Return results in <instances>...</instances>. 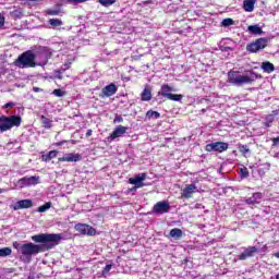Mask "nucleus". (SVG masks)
<instances>
[{"mask_svg": "<svg viewBox=\"0 0 279 279\" xmlns=\"http://www.w3.org/2000/svg\"><path fill=\"white\" fill-rule=\"evenodd\" d=\"M32 241L35 243H43V245L34 244L32 242L25 244L19 242L13 243V247L17 251L20 260L26 265L32 263V256H36L43 252V247H46V250H53L56 245H59L60 241H62V235L58 233H40L33 235Z\"/></svg>", "mask_w": 279, "mask_h": 279, "instance_id": "1", "label": "nucleus"}, {"mask_svg": "<svg viewBox=\"0 0 279 279\" xmlns=\"http://www.w3.org/2000/svg\"><path fill=\"white\" fill-rule=\"evenodd\" d=\"M258 75L254 71H247L242 74L240 71H229L228 72V82L233 84V86H244V84H252L256 82Z\"/></svg>", "mask_w": 279, "mask_h": 279, "instance_id": "2", "label": "nucleus"}, {"mask_svg": "<svg viewBox=\"0 0 279 279\" xmlns=\"http://www.w3.org/2000/svg\"><path fill=\"white\" fill-rule=\"evenodd\" d=\"M15 66L19 69H34L36 66V57L34 51L27 50L23 52L15 61Z\"/></svg>", "mask_w": 279, "mask_h": 279, "instance_id": "3", "label": "nucleus"}, {"mask_svg": "<svg viewBox=\"0 0 279 279\" xmlns=\"http://www.w3.org/2000/svg\"><path fill=\"white\" fill-rule=\"evenodd\" d=\"M21 117L19 116H1L0 117V134H3V132H8L12 130V128H20L21 126Z\"/></svg>", "mask_w": 279, "mask_h": 279, "instance_id": "4", "label": "nucleus"}, {"mask_svg": "<svg viewBox=\"0 0 279 279\" xmlns=\"http://www.w3.org/2000/svg\"><path fill=\"white\" fill-rule=\"evenodd\" d=\"M34 56L36 66H47L51 56H53V52L50 48L38 47L37 50L34 52Z\"/></svg>", "mask_w": 279, "mask_h": 279, "instance_id": "5", "label": "nucleus"}, {"mask_svg": "<svg viewBox=\"0 0 279 279\" xmlns=\"http://www.w3.org/2000/svg\"><path fill=\"white\" fill-rule=\"evenodd\" d=\"M36 184H40V177H24L17 181L16 186L25 189L27 186H36Z\"/></svg>", "mask_w": 279, "mask_h": 279, "instance_id": "6", "label": "nucleus"}, {"mask_svg": "<svg viewBox=\"0 0 279 279\" xmlns=\"http://www.w3.org/2000/svg\"><path fill=\"white\" fill-rule=\"evenodd\" d=\"M228 143L225 142H214L205 146L206 151H217L218 154H223L228 151Z\"/></svg>", "mask_w": 279, "mask_h": 279, "instance_id": "7", "label": "nucleus"}, {"mask_svg": "<svg viewBox=\"0 0 279 279\" xmlns=\"http://www.w3.org/2000/svg\"><path fill=\"white\" fill-rule=\"evenodd\" d=\"M171 209V205L167 201L158 202L153 207V215H166Z\"/></svg>", "mask_w": 279, "mask_h": 279, "instance_id": "8", "label": "nucleus"}, {"mask_svg": "<svg viewBox=\"0 0 279 279\" xmlns=\"http://www.w3.org/2000/svg\"><path fill=\"white\" fill-rule=\"evenodd\" d=\"M128 126L118 125L113 130V132L107 137V143H112V141H117V138H121L123 134H128Z\"/></svg>", "mask_w": 279, "mask_h": 279, "instance_id": "9", "label": "nucleus"}, {"mask_svg": "<svg viewBox=\"0 0 279 279\" xmlns=\"http://www.w3.org/2000/svg\"><path fill=\"white\" fill-rule=\"evenodd\" d=\"M267 47V39L265 38H259L255 43H252L247 45L246 49L251 53H256L257 51H260L262 49H265Z\"/></svg>", "mask_w": 279, "mask_h": 279, "instance_id": "10", "label": "nucleus"}, {"mask_svg": "<svg viewBox=\"0 0 279 279\" xmlns=\"http://www.w3.org/2000/svg\"><path fill=\"white\" fill-rule=\"evenodd\" d=\"M194 193H199V190H197V185H195V183L186 184L181 192V199H191Z\"/></svg>", "mask_w": 279, "mask_h": 279, "instance_id": "11", "label": "nucleus"}, {"mask_svg": "<svg viewBox=\"0 0 279 279\" xmlns=\"http://www.w3.org/2000/svg\"><path fill=\"white\" fill-rule=\"evenodd\" d=\"M75 230L80 232L81 234H87L88 236H95L97 234V231L95 228L86 225V223H78L75 226Z\"/></svg>", "mask_w": 279, "mask_h": 279, "instance_id": "12", "label": "nucleus"}, {"mask_svg": "<svg viewBox=\"0 0 279 279\" xmlns=\"http://www.w3.org/2000/svg\"><path fill=\"white\" fill-rule=\"evenodd\" d=\"M257 252H258V248L256 246H248L244 250L243 253L238 255V259L247 260V258L254 257Z\"/></svg>", "mask_w": 279, "mask_h": 279, "instance_id": "13", "label": "nucleus"}, {"mask_svg": "<svg viewBox=\"0 0 279 279\" xmlns=\"http://www.w3.org/2000/svg\"><path fill=\"white\" fill-rule=\"evenodd\" d=\"M117 85H114V83H111L101 89L99 97H101L102 99L106 97H112V95H117Z\"/></svg>", "mask_w": 279, "mask_h": 279, "instance_id": "14", "label": "nucleus"}, {"mask_svg": "<svg viewBox=\"0 0 279 279\" xmlns=\"http://www.w3.org/2000/svg\"><path fill=\"white\" fill-rule=\"evenodd\" d=\"M32 206H34V202H32V199L27 198V199H22V201L16 202L12 206V209L13 210H23L25 208H32Z\"/></svg>", "mask_w": 279, "mask_h": 279, "instance_id": "15", "label": "nucleus"}, {"mask_svg": "<svg viewBox=\"0 0 279 279\" xmlns=\"http://www.w3.org/2000/svg\"><path fill=\"white\" fill-rule=\"evenodd\" d=\"M80 160H82V155L73 153L65 154L59 158V162H80Z\"/></svg>", "mask_w": 279, "mask_h": 279, "instance_id": "16", "label": "nucleus"}, {"mask_svg": "<svg viewBox=\"0 0 279 279\" xmlns=\"http://www.w3.org/2000/svg\"><path fill=\"white\" fill-rule=\"evenodd\" d=\"M147 179V174L140 173L135 178L129 180L130 184H134L135 189H143V182Z\"/></svg>", "mask_w": 279, "mask_h": 279, "instance_id": "17", "label": "nucleus"}, {"mask_svg": "<svg viewBox=\"0 0 279 279\" xmlns=\"http://www.w3.org/2000/svg\"><path fill=\"white\" fill-rule=\"evenodd\" d=\"M263 199V193L256 192L251 197L245 199V204L248 206H256V204H260V201Z\"/></svg>", "mask_w": 279, "mask_h": 279, "instance_id": "18", "label": "nucleus"}, {"mask_svg": "<svg viewBox=\"0 0 279 279\" xmlns=\"http://www.w3.org/2000/svg\"><path fill=\"white\" fill-rule=\"evenodd\" d=\"M254 5H256V0H244L243 9L245 12H254Z\"/></svg>", "mask_w": 279, "mask_h": 279, "instance_id": "19", "label": "nucleus"}, {"mask_svg": "<svg viewBox=\"0 0 279 279\" xmlns=\"http://www.w3.org/2000/svg\"><path fill=\"white\" fill-rule=\"evenodd\" d=\"M262 70L264 71V73H274V71H276V68L274 66V63L265 61L262 63Z\"/></svg>", "mask_w": 279, "mask_h": 279, "instance_id": "20", "label": "nucleus"}, {"mask_svg": "<svg viewBox=\"0 0 279 279\" xmlns=\"http://www.w3.org/2000/svg\"><path fill=\"white\" fill-rule=\"evenodd\" d=\"M247 32H250V34H254L255 36H260V34H263V28H260L258 24L250 25L247 27Z\"/></svg>", "mask_w": 279, "mask_h": 279, "instance_id": "21", "label": "nucleus"}, {"mask_svg": "<svg viewBox=\"0 0 279 279\" xmlns=\"http://www.w3.org/2000/svg\"><path fill=\"white\" fill-rule=\"evenodd\" d=\"M171 93H173V87L165 84L161 86V90L159 92V95H161V97L168 98Z\"/></svg>", "mask_w": 279, "mask_h": 279, "instance_id": "22", "label": "nucleus"}, {"mask_svg": "<svg viewBox=\"0 0 279 279\" xmlns=\"http://www.w3.org/2000/svg\"><path fill=\"white\" fill-rule=\"evenodd\" d=\"M141 97L142 101H151V89H149V87H145Z\"/></svg>", "mask_w": 279, "mask_h": 279, "instance_id": "23", "label": "nucleus"}, {"mask_svg": "<svg viewBox=\"0 0 279 279\" xmlns=\"http://www.w3.org/2000/svg\"><path fill=\"white\" fill-rule=\"evenodd\" d=\"M41 123L46 130H51L53 128V121L49 120L47 117L41 116Z\"/></svg>", "mask_w": 279, "mask_h": 279, "instance_id": "24", "label": "nucleus"}, {"mask_svg": "<svg viewBox=\"0 0 279 279\" xmlns=\"http://www.w3.org/2000/svg\"><path fill=\"white\" fill-rule=\"evenodd\" d=\"M58 156V150H50L47 155L43 156V160L45 162H49V160H52V158H56Z\"/></svg>", "mask_w": 279, "mask_h": 279, "instance_id": "25", "label": "nucleus"}, {"mask_svg": "<svg viewBox=\"0 0 279 279\" xmlns=\"http://www.w3.org/2000/svg\"><path fill=\"white\" fill-rule=\"evenodd\" d=\"M146 119L151 120V119H160V112L154 111V110H148L146 112Z\"/></svg>", "mask_w": 279, "mask_h": 279, "instance_id": "26", "label": "nucleus"}, {"mask_svg": "<svg viewBox=\"0 0 279 279\" xmlns=\"http://www.w3.org/2000/svg\"><path fill=\"white\" fill-rule=\"evenodd\" d=\"M184 96H182L181 94H172L170 93V95H168V97H166L167 99H169L170 101H182Z\"/></svg>", "mask_w": 279, "mask_h": 279, "instance_id": "27", "label": "nucleus"}, {"mask_svg": "<svg viewBox=\"0 0 279 279\" xmlns=\"http://www.w3.org/2000/svg\"><path fill=\"white\" fill-rule=\"evenodd\" d=\"M48 23L51 25V27H61V25H64L60 19H50Z\"/></svg>", "mask_w": 279, "mask_h": 279, "instance_id": "28", "label": "nucleus"}, {"mask_svg": "<svg viewBox=\"0 0 279 279\" xmlns=\"http://www.w3.org/2000/svg\"><path fill=\"white\" fill-rule=\"evenodd\" d=\"M170 236L172 239H182V231L178 228H174L170 231Z\"/></svg>", "mask_w": 279, "mask_h": 279, "instance_id": "29", "label": "nucleus"}, {"mask_svg": "<svg viewBox=\"0 0 279 279\" xmlns=\"http://www.w3.org/2000/svg\"><path fill=\"white\" fill-rule=\"evenodd\" d=\"M239 151H241L245 158L250 156V147L247 145H239Z\"/></svg>", "mask_w": 279, "mask_h": 279, "instance_id": "30", "label": "nucleus"}, {"mask_svg": "<svg viewBox=\"0 0 279 279\" xmlns=\"http://www.w3.org/2000/svg\"><path fill=\"white\" fill-rule=\"evenodd\" d=\"M12 254V248L10 247H3L0 248V257H5V256H10Z\"/></svg>", "mask_w": 279, "mask_h": 279, "instance_id": "31", "label": "nucleus"}, {"mask_svg": "<svg viewBox=\"0 0 279 279\" xmlns=\"http://www.w3.org/2000/svg\"><path fill=\"white\" fill-rule=\"evenodd\" d=\"M49 208H51V202H48L45 205L39 206L37 213H47Z\"/></svg>", "mask_w": 279, "mask_h": 279, "instance_id": "32", "label": "nucleus"}, {"mask_svg": "<svg viewBox=\"0 0 279 279\" xmlns=\"http://www.w3.org/2000/svg\"><path fill=\"white\" fill-rule=\"evenodd\" d=\"M46 14H48L49 16H58L60 15V9H48L46 11Z\"/></svg>", "mask_w": 279, "mask_h": 279, "instance_id": "33", "label": "nucleus"}, {"mask_svg": "<svg viewBox=\"0 0 279 279\" xmlns=\"http://www.w3.org/2000/svg\"><path fill=\"white\" fill-rule=\"evenodd\" d=\"M99 3L105 8H109V5L117 3V0H99Z\"/></svg>", "mask_w": 279, "mask_h": 279, "instance_id": "34", "label": "nucleus"}, {"mask_svg": "<svg viewBox=\"0 0 279 279\" xmlns=\"http://www.w3.org/2000/svg\"><path fill=\"white\" fill-rule=\"evenodd\" d=\"M241 178H250V170L246 167L240 169Z\"/></svg>", "mask_w": 279, "mask_h": 279, "instance_id": "35", "label": "nucleus"}, {"mask_svg": "<svg viewBox=\"0 0 279 279\" xmlns=\"http://www.w3.org/2000/svg\"><path fill=\"white\" fill-rule=\"evenodd\" d=\"M111 269H112V265L111 264H107L105 266V268L102 269V276L106 278V276H108V274H110Z\"/></svg>", "mask_w": 279, "mask_h": 279, "instance_id": "36", "label": "nucleus"}, {"mask_svg": "<svg viewBox=\"0 0 279 279\" xmlns=\"http://www.w3.org/2000/svg\"><path fill=\"white\" fill-rule=\"evenodd\" d=\"M233 23L234 21H232V19H225L221 24L223 27H230V25H233Z\"/></svg>", "mask_w": 279, "mask_h": 279, "instance_id": "37", "label": "nucleus"}, {"mask_svg": "<svg viewBox=\"0 0 279 279\" xmlns=\"http://www.w3.org/2000/svg\"><path fill=\"white\" fill-rule=\"evenodd\" d=\"M52 94L56 96V97H64V92H62V89H54L52 92Z\"/></svg>", "mask_w": 279, "mask_h": 279, "instance_id": "38", "label": "nucleus"}, {"mask_svg": "<svg viewBox=\"0 0 279 279\" xmlns=\"http://www.w3.org/2000/svg\"><path fill=\"white\" fill-rule=\"evenodd\" d=\"M87 0H68L69 3H73L74 5H77V3H84Z\"/></svg>", "mask_w": 279, "mask_h": 279, "instance_id": "39", "label": "nucleus"}, {"mask_svg": "<svg viewBox=\"0 0 279 279\" xmlns=\"http://www.w3.org/2000/svg\"><path fill=\"white\" fill-rule=\"evenodd\" d=\"M113 123H123V117L121 116H116Z\"/></svg>", "mask_w": 279, "mask_h": 279, "instance_id": "40", "label": "nucleus"}, {"mask_svg": "<svg viewBox=\"0 0 279 279\" xmlns=\"http://www.w3.org/2000/svg\"><path fill=\"white\" fill-rule=\"evenodd\" d=\"M14 106H16V104H14V102H7V104L3 106V108H4L5 110H8L9 108H14Z\"/></svg>", "mask_w": 279, "mask_h": 279, "instance_id": "41", "label": "nucleus"}, {"mask_svg": "<svg viewBox=\"0 0 279 279\" xmlns=\"http://www.w3.org/2000/svg\"><path fill=\"white\" fill-rule=\"evenodd\" d=\"M3 25H5V17L2 14H0V29L1 27H3Z\"/></svg>", "mask_w": 279, "mask_h": 279, "instance_id": "42", "label": "nucleus"}, {"mask_svg": "<svg viewBox=\"0 0 279 279\" xmlns=\"http://www.w3.org/2000/svg\"><path fill=\"white\" fill-rule=\"evenodd\" d=\"M34 93H43V88L39 87H33Z\"/></svg>", "mask_w": 279, "mask_h": 279, "instance_id": "43", "label": "nucleus"}, {"mask_svg": "<svg viewBox=\"0 0 279 279\" xmlns=\"http://www.w3.org/2000/svg\"><path fill=\"white\" fill-rule=\"evenodd\" d=\"M266 122H268V123H274V116H269V117L266 119Z\"/></svg>", "mask_w": 279, "mask_h": 279, "instance_id": "44", "label": "nucleus"}, {"mask_svg": "<svg viewBox=\"0 0 279 279\" xmlns=\"http://www.w3.org/2000/svg\"><path fill=\"white\" fill-rule=\"evenodd\" d=\"M272 145H277L279 143V136L272 138Z\"/></svg>", "mask_w": 279, "mask_h": 279, "instance_id": "45", "label": "nucleus"}, {"mask_svg": "<svg viewBox=\"0 0 279 279\" xmlns=\"http://www.w3.org/2000/svg\"><path fill=\"white\" fill-rule=\"evenodd\" d=\"M86 136H87V137H88V136H93V130H87Z\"/></svg>", "mask_w": 279, "mask_h": 279, "instance_id": "46", "label": "nucleus"}, {"mask_svg": "<svg viewBox=\"0 0 279 279\" xmlns=\"http://www.w3.org/2000/svg\"><path fill=\"white\" fill-rule=\"evenodd\" d=\"M64 143H66V141H61V142L57 143L56 145H57V147H61V145H64Z\"/></svg>", "mask_w": 279, "mask_h": 279, "instance_id": "47", "label": "nucleus"}, {"mask_svg": "<svg viewBox=\"0 0 279 279\" xmlns=\"http://www.w3.org/2000/svg\"><path fill=\"white\" fill-rule=\"evenodd\" d=\"M13 14H14V16H21L22 13H21V11H14Z\"/></svg>", "mask_w": 279, "mask_h": 279, "instance_id": "48", "label": "nucleus"}, {"mask_svg": "<svg viewBox=\"0 0 279 279\" xmlns=\"http://www.w3.org/2000/svg\"><path fill=\"white\" fill-rule=\"evenodd\" d=\"M266 128H271V122H267L265 123Z\"/></svg>", "mask_w": 279, "mask_h": 279, "instance_id": "49", "label": "nucleus"}, {"mask_svg": "<svg viewBox=\"0 0 279 279\" xmlns=\"http://www.w3.org/2000/svg\"><path fill=\"white\" fill-rule=\"evenodd\" d=\"M276 258H279V252L275 254Z\"/></svg>", "mask_w": 279, "mask_h": 279, "instance_id": "50", "label": "nucleus"}, {"mask_svg": "<svg viewBox=\"0 0 279 279\" xmlns=\"http://www.w3.org/2000/svg\"><path fill=\"white\" fill-rule=\"evenodd\" d=\"M201 112H203V113L206 112V109H202Z\"/></svg>", "mask_w": 279, "mask_h": 279, "instance_id": "51", "label": "nucleus"}, {"mask_svg": "<svg viewBox=\"0 0 279 279\" xmlns=\"http://www.w3.org/2000/svg\"><path fill=\"white\" fill-rule=\"evenodd\" d=\"M1 193H3V190H2V189H0V195H1Z\"/></svg>", "mask_w": 279, "mask_h": 279, "instance_id": "52", "label": "nucleus"}, {"mask_svg": "<svg viewBox=\"0 0 279 279\" xmlns=\"http://www.w3.org/2000/svg\"><path fill=\"white\" fill-rule=\"evenodd\" d=\"M276 279H279V274L276 276Z\"/></svg>", "mask_w": 279, "mask_h": 279, "instance_id": "53", "label": "nucleus"}, {"mask_svg": "<svg viewBox=\"0 0 279 279\" xmlns=\"http://www.w3.org/2000/svg\"><path fill=\"white\" fill-rule=\"evenodd\" d=\"M26 1H38V0H26Z\"/></svg>", "mask_w": 279, "mask_h": 279, "instance_id": "54", "label": "nucleus"}]
</instances>
